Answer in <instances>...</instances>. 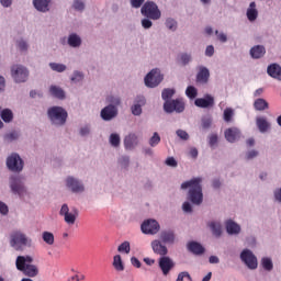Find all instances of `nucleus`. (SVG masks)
<instances>
[{"label":"nucleus","instance_id":"nucleus-62","mask_svg":"<svg viewBox=\"0 0 281 281\" xmlns=\"http://www.w3.org/2000/svg\"><path fill=\"white\" fill-rule=\"evenodd\" d=\"M9 210H8V205L3 202H0V214H8Z\"/></svg>","mask_w":281,"mask_h":281},{"label":"nucleus","instance_id":"nucleus-37","mask_svg":"<svg viewBox=\"0 0 281 281\" xmlns=\"http://www.w3.org/2000/svg\"><path fill=\"white\" fill-rule=\"evenodd\" d=\"M42 240L46 243V245H54L55 238H54V233L52 232H43L42 233Z\"/></svg>","mask_w":281,"mask_h":281},{"label":"nucleus","instance_id":"nucleus-29","mask_svg":"<svg viewBox=\"0 0 281 281\" xmlns=\"http://www.w3.org/2000/svg\"><path fill=\"white\" fill-rule=\"evenodd\" d=\"M160 238H161L162 243H167L168 245H172L175 243V232L164 231L160 234Z\"/></svg>","mask_w":281,"mask_h":281},{"label":"nucleus","instance_id":"nucleus-55","mask_svg":"<svg viewBox=\"0 0 281 281\" xmlns=\"http://www.w3.org/2000/svg\"><path fill=\"white\" fill-rule=\"evenodd\" d=\"M142 26L145 30H150V27H153V22L149 19H143L142 20Z\"/></svg>","mask_w":281,"mask_h":281},{"label":"nucleus","instance_id":"nucleus-63","mask_svg":"<svg viewBox=\"0 0 281 281\" xmlns=\"http://www.w3.org/2000/svg\"><path fill=\"white\" fill-rule=\"evenodd\" d=\"M211 126H212V120H210V119L202 120V127L203 128H210Z\"/></svg>","mask_w":281,"mask_h":281},{"label":"nucleus","instance_id":"nucleus-19","mask_svg":"<svg viewBox=\"0 0 281 281\" xmlns=\"http://www.w3.org/2000/svg\"><path fill=\"white\" fill-rule=\"evenodd\" d=\"M225 139L231 144H234L237 139H240V130L238 127H228L224 132Z\"/></svg>","mask_w":281,"mask_h":281},{"label":"nucleus","instance_id":"nucleus-26","mask_svg":"<svg viewBox=\"0 0 281 281\" xmlns=\"http://www.w3.org/2000/svg\"><path fill=\"white\" fill-rule=\"evenodd\" d=\"M267 54V49L262 45H256L250 49V56L251 58H262Z\"/></svg>","mask_w":281,"mask_h":281},{"label":"nucleus","instance_id":"nucleus-21","mask_svg":"<svg viewBox=\"0 0 281 281\" xmlns=\"http://www.w3.org/2000/svg\"><path fill=\"white\" fill-rule=\"evenodd\" d=\"M267 74L270 78H274V80H281V67L279 64H271L267 68Z\"/></svg>","mask_w":281,"mask_h":281},{"label":"nucleus","instance_id":"nucleus-46","mask_svg":"<svg viewBox=\"0 0 281 281\" xmlns=\"http://www.w3.org/2000/svg\"><path fill=\"white\" fill-rule=\"evenodd\" d=\"M166 27H168V30H171L172 32H175V30H177V21H175L172 19H167Z\"/></svg>","mask_w":281,"mask_h":281},{"label":"nucleus","instance_id":"nucleus-17","mask_svg":"<svg viewBox=\"0 0 281 281\" xmlns=\"http://www.w3.org/2000/svg\"><path fill=\"white\" fill-rule=\"evenodd\" d=\"M194 104L200 109H210V106H214V97L206 94L204 98H198L195 99Z\"/></svg>","mask_w":281,"mask_h":281},{"label":"nucleus","instance_id":"nucleus-24","mask_svg":"<svg viewBox=\"0 0 281 281\" xmlns=\"http://www.w3.org/2000/svg\"><path fill=\"white\" fill-rule=\"evenodd\" d=\"M52 0H33V5L38 12H49Z\"/></svg>","mask_w":281,"mask_h":281},{"label":"nucleus","instance_id":"nucleus-50","mask_svg":"<svg viewBox=\"0 0 281 281\" xmlns=\"http://www.w3.org/2000/svg\"><path fill=\"white\" fill-rule=\"evenodd\" d=\"M82 78H83L82 72H80V71H75L74 75H72V77H71V81H72V82H80V80H82Z\"/></svg>","mask_w":281,"mask_h":281},{"label":"nucleus","instance_id":"nucleus-43","mask_svg":"<svg viewBox=\"0 0 281 281\" xmlns=\"http://www.w3.org/2000/svg\"><path fill=\"white\" fill-rule=\"evenodd\" d=\"M233 117H234V109L226 108L224 110V122L229 123V122H232Z\"/></svg>","mask_w":281,"mask_h":281},{"label":"nucleus","instance_id":"nucleus-51","mask_svg":"<svg viewBox=\"0 0 281 281\" xmlns=\"http://www.w3.org/2000/svg\"><path fill=\"white\" fill-rule=\"evenodd\" d=\"M209 144L211 148H213V146H216V144H218V136L216 134L211 135L209 137Z\"/></svg>","mask_w":281,"mask_h":281},{"label":"nucleus","instance_id":"nucleus-57","mask_svg":"<svg viewBox=\"0 0 281 281\" xmlns=\"http://www.w3.org/2000/svg\"><path fill=\"white\" fill-rule=\"evenodd\" d=\"M215 34L221 43H227V35L225 33H218V31H216Z\"/></svg>","mask_w":281,"mask_h":281},{"label":"nucleus","instance_id":"nucleus-12","mask_svg":"<svg viewBox=\"0 0 281 281\" xmlns=\"http://www.w3.org/2000/svg\"><path fill=\"white\" fill-rule=\"evenodd\" d=\"M7 167L12 172H21L23 170V159L18 154H12L7 159Z\"/></svg>","mask_w":281,"mask_h":281},{"label":"nucleus","instance_id":"nucleus-42","mask_svg":"<svg viewBox=\"0 0 281 281\" xmlns=\"http://www.w3.org/2000/svg\"><path fill=\"white\" fill-rule=\"evenodd\" d=\"M49 67L50 69H53V71H57L58 74H63V71L67 69V66H65L64 64H56V63H50Z\"/></svg>","mask_w":281,"mask_h":281},{"label":"nucleus","instance_id":"nucleus-2","mask_svg":"<svg viewBox=\"0 0 281 281\" xmlns=\"http://www.w3.org/2000/svg\"><path fill=\"white\" fill-rule=\"evenodd\" d=\"M34 258L31 256H18L15 266L18 271L24 273L27 278H36L38 276V267L32 265Z\"/></svg>","mask_w":281,"mask_h":281},{"label":"nucleus","instance_id":"nucleus-54","mask_svg":"<svg viewBox=\"0 0 281 281\" xmlns=\"http://www.w3.org/2000/svg\"><path fill=\"white\" fill-rule=\"evenodd\" d=\"M74 8H75V10L82 11V10H85V2L80 1V0H75Z\"/></svg>","mask_w":281,"mask_h":281},{"label":"nucleus","instance_id":"nucleus-53","mask_svg":"<svg viewBox=\"0 0 281 281\" xmlns=\"http://www.w3.org/2000/svg\"><path fill=\"white\" fill-rule=\"evenodd\" d=\"M183 278H188V280L192 281V277L190 276L189 272H186V271L184 272H180L178 274V278H177L176 281H183Z\"/></svg>","mask_w":281,"mask_h":281},{"label":"nucleus","instance_id":"nucleus-16","mask_svg":"<svg viewBox=\"0 0 281 281\" xmlns=\"http://www.w3.org/2000/svg\"><path fill=\"white\" fill-rule=\"evenodd\" d=\"M66 186L71 189V192H85V184L74 177H68L66 179Z\"/></svg>","mask_w":281,"mask_h":281},{"label":"nucleus","instance_id":"nucleus-38","mask_svg":"<svg viewBox=\"0 0 281 281\" xmlns=\"http://www.w3.org/2000/svg\"><path fill=\"white\" fill-rule=\"evenodd\" d=\"M261 267L266 271H271L273 269V261H271V258L265 257L261 259Z\"/></svg>","mask_w":281,"mask_h":281},{"label":"nucleus","instance_id":"nucleus-5","mask_svg":"<svg viewBox=\"0 0 281 281\" xmlns=\"http://www.w3.org/2000/svg\"><path fill=\"white\" fill-rule=\"evenodd\" d=\"M143 16L146 19H151L153 21H159L161 19V11H159V7L153 1H147L140 9Z\"/></svg>","mask_w":281,"mask_h":281},{"label":"nucleus","instance_id":"nucleus-58","mask_svg":"<svg viewBox=\"0 0 281 281\" xmlns=\"http://www.w3.org/2000/svg\"><path fill=\"white\" fill-rule=\"evenodd\" d=\"M18 47L21 52H26L27 49V43L25 41H19L18 42Z\"/></svg>","mask_w":281,"mask_h":281},{"label":"nucleus","instance_id":"nucleus-48","mask_svg":"<svg viewBox=\"0 0 281 281\" xmlns=\"http://www.w3.org/2000/svg\"><path fill=\"white\" fill-rule=\"evenodd\" d=\"M178 137H180V139H183L184 142L190 139V135L188 134V132L183 131V130H178L177 132Z\"/></svg>","mask_w":281,"mask_h":281},{"label":"nucleus","instance_id":"nucleus-9","mask_svg":"<svg viewBox=\"0 0 281 281\" xmlns=\"http://www.w3.org/2000/svg\"><path fill=\"white\" fill-rule=\"evenodd\" d=\"M59 215L64 216V221L67 223V225H75L76 218H78V210L74 209L72 212H69V205L63 204Z\"/></svg>","mask_w":281,"mask_h":281},{"label":"nucleus","instance_id":"nucleus-8","mask_svg":"<svg viewBox=\"0 0 281 281\" xmlns=\"http://www.w3.org/2000/svg\"><path fill=\"white\" fill-rule=\"evenodd\" d=\"M166 113H183L186 111V103L183 99H176L172 101H166L164 104Z\"/></svg>","mask_w":281,"mask_h":281},{"label":"nucleus","instance_id":"nucleus-3","mask_svg":"<svg viewBox=\"0 0 281 281\" xmlns=\"http://www.w3.org/2000/svg\"><path fill=\"white\" fill-rule=\"evenodd\" d=\"M10 245L15 251H23L25 247H32V239L21 231L11 233Z\"/></svg>","mask_w":281,"mask_h":281},{"label":"nucleus","instance_id":"nucleus-44","mask_svg":"<svg viewBox=\"0 0 281 281\" xmlns=\"http://www.w3.org/2000/svg\"><path fill=\"white\" fill-rule=\"evenodd\" d=\"M161 142V137L159 136V133H154V135L149 139V146L155 148V146H158V144Z\"/></svg>","mask_w":281,"mask_h":281},{"label":"nucleus","instance_id":"nucleus-18","mask_svg":"<svg viewBox=\"0 0 281 281\" xmlns=\"http://www.w3.org/2000/svg\"><path fill=\"white\" fill-rule=\"evenodd\" d=\"M210 81V69L205 66H200L196 75V82L199 85H207Z\"/></svg>","mask_w":281,"mask_h":281},{"label":"nucleus","instance_id":"nucleus-59","mask_svg":"<svg viewBox=\"0 0 281 281\" xmlns=\"http://www.w3.org/2000/svg\"><path fill=\"white\" fill-rule=\"evenodd\" d=\"M82 280H85V274H81V273L75 274L68 279V281H82Z\"/></svg>","mask_w":281,"mask_h":281},{"label":"nucleus","instance_id":"nucleus-47","mask_svg":"<svg viewBox=\"0 0 281 281\" xmlns=\"http://www.w3.org/2000/svg\"><path fill=\"white\" fill-rule=\"evenodd\" d=\"M4 139H5V142H14V140L19 139V133L11 132L4 136Z\"/></svg>","mask_w":281,"mask_h":281},{"label":"nucleus","instance_id":"nucleus-22","mask_svg":"<svg viewBox=\"0 0 281 281\" xmlns=\"http://www.w3.org/2000/svg\"><path fill=\"white\" fill-rule=\"evenodd\" d=\"M151 248L154 254H157L158 256L164 257L168 255V248L157 239L151 241Z\"/></svg>","mask_w":281,"mask_h":281},{"label":"nucleus","instance_id":"nucleus-56","mask_svg":"<svg viewBox=\"0 0 281 281\" xmlns=\"http://www.w3.org/2000/svg\"><path fill=\"white\" fill-rule=\"evenodd\" d=\"M144 1L146 0H131V5L132 8H142V5L144 4Z\"/></svg>","mask_w":281,"mask_h":281},{"label":"nucleus","instance_id":"nucleus-64","mask_svg":"<svg viewBox=\"0 0 281 281\" xmlns=\"http://www.w3.org/2000/svg\"><path fill=\"white\" fill-rule=\"evenodd\" d=\"M205 56H214V46L209 45L205 49Z\"/></svg>","mask_w":281,"mask_h":281},{"label":"nucleus","instance_id":"nucleus-6","mask_svg":"<svg viewBox=\"0 0 281 281\" xmlns=\"http://www.w3.org/2000/svg\"><path fill=\"white\" fill-rule=\"evenodd\" d=\"M162 80L164 75H161V70L155 68L146 75L145 85L146 87H149V89H155V87H159Z\"/></svg>","mask_w":281,"mask_h":281},{"label":"nucleus","instance_id":"nucleus-32","mask_svg":"<svg viewBox=\"0 0 281 281\" xmlns=\"http://www.w3.org/2000/svg\"><path fill=\"white\" fill-rule=\"evenodd\" d=\"M247 19L248 21H256V19H258V10L256 9V2H250L249 8L247 10Z\"/></svg>","mask_w":281,"mask_h":281},{"label":"nucleus","instance_id":"nucleus-25","mask_svg":"<svg viewBox=\"0 0 281 281\" xmlns=\"http://www.w3.org/2000/svg\"><path fill=\"white\" fill-rule=\"evenodd\" d=\"M188 249L189 251H191V254H194L195 256H201V254H205V248H203L202 245L196 241H190L188 244Z\"/></svg>","mask_w":281,"mask_h":281},{"label":"nucleus","instance_id":"nucleus-39","mask_svg":"<svg viewBox=\"0 0 281 281\" xmlns=\"http://www.w3.org/2000/svg\"><path fill=\"white\" fill-rule=\"evenodd\" d=\"M172 95H175V89L167 88L162 90L161 98L165 102H170V98H172Z\"/></svg>","mask_w":281,"mask_h":281},{"label":"nucleus","instance_id":"nucleus-10","mask_svg":"<svg viewBox=\"0 0 281 281\" xmlns=\"http://www.w3.org/2000/svg\"><path fill=\"white\" fill-rule=\"evenodd\" d=\"M11 76L15 82H25L30 76V72L27 71V68L15 65L11 68Z\"/></svg>","mask_w":281,"mask_h":281},{"label":"nucleus","instance_id":"nucleus-14","mask_svg":"<svg viewBox=\"0 0 281 281\" xmlns=\"http://www.w3.org/2000/svg\"><path fill=\"white\" fill-rule=\"evenodd\" d=\"M158 267L164 276H168L175 269V261L170 257L162 256L158 260Z\"/></svg>","mask_w":281,"mask_h":281},{"label":"nucleus","instance_id":"nucleus-1","mask_svg":"<svg viewBox=\"0 0 281 281\" xmlns=\"http://www.w3.org/2000/svg\"><path fill=\"white\" fill-rule=\"evenodd\" d=\"M203 178H192L181 184V190H188V200L193 203V205H201L203 203Z\"/></svg>","mask_w":281,"mask_h":281},{"label":"nucleus","instance_id":"nucleus-41","mask_svg":"<svg viewBox=\"0 0 281 281\" xmlns=\"http://www.w3.org/2000/svg\"><path fill=\"white\" fill-rule=\"evenodd\" d=\"M186 95H188L190 100H194V98L199 95V91L196 90V88H194V86H189L186 90Z\"/></svg>","mask_w":281,"mask_h":281},{"label":"nucleus","instance_id":"nucleus-34","mask_svg":"<svg viewBox=\"0 0 281 281\" xmlns=\"http://www.w3.org/2000/svg\"><path fill=\"white\" fill-rule=\"evenodd\" d=\"M112 265L115 271H124V262L122 261V256L120 255L114 256Z\"/></svg>","mask_w":281,"mask_h":281},{"label":"nucleus","instance_id":"nucleus-40","mask_svg":"<svg viewBox=\"0 0 281 281\" xmlns=\"http://www.w3.org/2000/svg\"><path fill=\"white\" fill-rule=\"evenodd\" d=\"M117 251L120 254H131V243L130 241H123L119 247Z\"/></svg>","mask_w":281,"mask_h":281},{"label":"nucleus","instance_id":"nucleus-31","mask_svg":"<svg viewBox=\"0 0 281 281\" xmlns=\"http://www.w3.org/2000/svg\"><path fill=\"white\" fill-rule=\"evenodd\" d=\"M254 109L256 111H267V109H269V102H267V100H265L262 98H259V99L255 100Z\"/></svg>","mask_w":281,"mask_h":281},{"label":"nucleus","instance_id":"nucleus-20","mask_svg":"<svg viewBox=\"0 0 281 281\" xmlns=\"http://www.w3.org/2000/svg\"><path fill=\"white\" fill-rule=\"evenodd\" d=\"M137 144H139L137 134H128L127 136H125L124 147L126 148V150H133V148H135Z\"/></svg>","mask_w":281,"mask_h":281},{"label":"nucleus","instance_id":"nucleus-30","mask_svg":"<svg viewBox=\"0 0 281 281\" xmlns=\"http://www.w3.org/2000/svg\"><path fill=\"white\" fill-rule=\"evenodd\" d=\"M209 227L212 231L213 236L216 238L221 237V234H223V227L218 222H210Z\"/></svg>","mask_w":281,"mask_h":281},{"label":"nucleus","instance_id":"nucleus-7","mask_svg":"<svg viewBox=\"0 0 281 281\" xmlns=\"http://www.w3.org/2000/svg\"><path fill=\"white\" fill-rule=\"evenodd\" d=\"M140 229L143 234H146L148 236H155V234H157L159 229H161V226L159 225V222H157L156 220L149 218L145 220L142 223Z\"/></svg>","mask_w":281,"mask_h":281},{"label":"nucleus","instance_id":"nucleus-49","mask_svg":"<svg viewBox=\"0 0 281 281\" xmlns=\"http://www.w3.org/2000/svg\"><path fill=\"white\" fill-rule=\"evenodd\" d=\"M180 60H181L182 65H188V63H190V60H192V56L187 53L181 54Z\"/></svg>","mask_w":281,"mask_h":281},{"label":"nucleus","instance_id":"nucleus-52","mask_svg":"<svg viewBox=\"0 0 281 281\" xmlns=\"http://www.w3.org/2000/svg\"><path fill=\"white\" fill-rule=\"evenodd\" d=\"M166 165H167V166H170L171 168H177L178 162H177V160L175 159V157H168V158L166 159Z\"/></svg>","mask_w":281,"mask_h":281},{"label":"nucleus","instance_id":"nucleus-28","mask_svg":"<svg viewBox=\"0 0 281 281\" xmlns=\"http://www.w3.org/2000/svg\"><path fill=\"white\" fill-rule=\"evenodd\" d=\"M49 93L50 95H53L54 98H57L58 100H65V91L60 87L50 86Z\"/></svg>","mask_w":281,"mask_h":281},{"label":"nucleus","instance_id":"nucleus-13","mask_svg":"<svg viewBox=\"0 0 281 281\" xmlns=\"http://www.w3.org/2000/svg\"><path fill=\"white\" fill-rule=\"evenodd\" d=\"M240 259L243 262H245L248 269H258V259L256 258V255L251 252V250H243L240 254Z\"/></svg>","mask_w":281,"mask_h":281},{"label":"nucleus","instance_id":"nucleus-4","mask_svg":"<svg viewBox=\"0 0 281 281\" xmlns=\"http://www.w3.org/2000/svg\"><path fill=\"white\" fill-rule=\"evenodd\" d=\"M47 115L55 126H64V124L67 123V117H69V114L67 113V110H65L61 106H52L47 111Z\"/></svg>","mask_w":281,"mask_h":281},{"label":"nucleus","instance_id":"nucleus-36","mask_svg":"<svg viewBox=\"0 0 281 281\" xmlns=\"http://www.w3.org/2000/svg\"><path fill=\"white\" fill-rule=\"evenodd\" d=\"M138 102L132 106L133 115H142V105L146 104V99L140 98Z\"/></svg>","mask_w":281,"mask_h":281},{"label":"nucleus","instance_id":"nucleus-60","mask_svg":"<svg viewBox=\"0 0 281 281\" xmlns=\"http://www.w3.org/2000/svg\"><path fill=\"white\" fill-rule=\"evenodd\" d=\"M131 262H132L133 267H136V269H139L142 267V262L136 257H132Z\"/></svg>","mask_w":281,"mask_h":281},{"label":"nucleus","instance_id":"nucleus-61","mask_svg":"<svg viewBox=\"0 0 281 281\" xmlns=\"http://www.w3.org/2000/svg\"><path fill=\"white\" fill-rule=\"evenodd\" d=\"M182 210H183V212H187V213L192 212V204H190V202H184L182 204Z\"/></svg>","mask_w":281,"mask_h":281},{"label":"nucleus","instance_id":"nucleus-11","mask_svg":"<svg viewBox=\"0 0 281 281\" xmlns=\"http://www.w3.org/2000/svg\"><path fill=\"white\" fill-rule=\"evenodd\" d=\"M10 188L13 194H19V196H24L27 192L25 186H23V180L19 176H12L10 178Z\"/></svg>","mask_w":281,"mask_h":281},{"label":"nucleus","instance_id":"nucleus-27","mask_svg":"<svg viewBox=\"0 0 281 281\" xmlns=\"http://www.w3.org/2000/svg\"><path fill=\"white\" fill-rule=\"evenodd\" d=\"M226 232L227 234H240V225H238L236 222L228 220L226 222Z\"/></svg>","mask_w":281,"mask_h":281},{"label":"nucleus","instance_id":"nucleus-15","mask_svg":"<svg viewBox=\"0 0 281 281\" xmlns=\"http://www.w3.org/2000/svg\"><path fill=\"white\" fill-rule=\"evenodd\" d=\"M101 117L104 122H111L113 117H117V108L113 104L106 105L101 110Z\"/></svg>","mask_w":281,"mask_h":281},{"label":"nucleus","instance_id":"nucleus-45","mask_svg":"<svg viewBox=\"0 0 281 281\" xmlns=\"http://www.w3.org/2000/svg\"><path fill=\"white\" fill-rule=\"evenodd\" d=\"M120 134H111L110 135V144L111 146H113L114 148H117V146H120Z\"/></svg>","mask_w":281,"mask_h":281},{"label":"nucleus","instance_id":"nucleus-35","mask_svg":"<svg viewBox=\"0 0 281 281\" xmlns=\"http://www.w3.org/2000/svg\"><path fill=\"white\" fill-rule=\"evenodd\" d=\"M1 120L5 123H10L12 120H14V114L12 113V110L4 109L1 111Z\"/></svg>","mask_w":281,"mask_h":281},{"label":"nucleus","instance_id":"nucleus-23","mask_svg":"<svg viewBox=\"0 0 281 281\" xmlns=\"http://www.w3.org/2000/svg\"><path fill=\"white\" fill-rule=\"evenodd\" d=\"M256 125L260 133H267V131L271 128V124L269 123V121H267V117L265 116L257 117Z\"/></svg>","mask_w":281,"mask_h":281},{"label":"nucleus","instance_id":"nucleus-33","mask_svg":"<svg viewBox=\"0 0 281 281\" xmlns=\"http://www.w3.org/2000/svg\"><path fill=\"white\" fill-rule=\"evenodd\" d=\"M68 45L70 47H80V45H82V40L77 34H70L68 37Z\"/></svg>","mask_w":281,"mask_h":281}]
</instances>
